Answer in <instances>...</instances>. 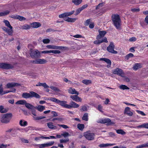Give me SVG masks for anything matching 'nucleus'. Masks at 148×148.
<instances>
[{
    "mask_svg": "<svg viewBox=\"0 0 148 148\" xmlns=\"http://www.w3.org/2000/svg\"><path fill=\"white\" fill-rule=\"evenodd\" d=\"M47 124L48 127L50 129H55L56 128V126L53 125L52 123H49Z\"/></svg>",
    "mask_w": 148,
    "mask_h": 148,
    "instance_id": "nucleus-40",
    "label": "nucleus"
},
{
    "mask_svg": "<svg viewBox=\"0 0 148 148\" xmlns=\"http://www.w3.org/2000/svg\"><path fill=\"white\" fill-rule=\"evenodd\" d=\"M114 144H109V143H106L105 144H101L99 145V147H107L108 146H112L114 145Z\"/></svg>",
    "mask_w": 148,
    "mask_h": 148,
    "instance_id": "nucleus-30",
    "label": "nucleus"
},
{
    "mask_svg": "<svg viewBox=\"0 0 148 148\" xmlns=\"http://www.w3.org/2000/svg\"><path fill=\"white\" fill-rule=\"evenodd\" d=\"M99 34L96 37V39L97 40L103 38L106 34V31H99Z\"/></svg>",
    "mask_w": 148,
    "mask_h": 148,
    "instance_id": "nucleus-17",
    "label": "nucleus"
},
{
    "mask_svg": "<svg viewBox=\"0 0 148 148\" xmlns=\"http://www.w3.org/2000/svg\"><path fill=\"white\" fill-rule=\"evenodd\" d=\"M115 45L113 42H111L109 45L107 47V49L109 52L114 54L117 53V51L114 50Z\"/></svg>",
    "mask_w": 148,
    "mask_h": 148,
    "instance_id": "nucleus-8",
    "label": "nucleus"
},
{
    "mask_svg": "<svg viewBox=\"0 0 148 148\" xmlns=\"http://www.w3.org/2000/svg\"><path fill=\"white\" fill-rule=\"evenodd\" d=\"M82 0H72V2L76 5H78L82 2Z\"/></svg>",
    "mask_w": 148,
    "mask_h": 148,
    "instance_id": "nucleus-29",
    "label": "nucleus"
},
{
    "mask_svg": "<svg viewBox=\"0 0 148 148\" xmlns=\"http://www.w3.org/2000/svg\"><path fill=\"white\" fill-rule=\"evenodd\" d=\"M81 111H85L87 110V108L86 106L84 105L82 106L80 110Z\"/></svg>",
    "mask_w": 148,
    "mask_h": 148,
    "instance_id": "nucleus-52",
    "label": "nucleus"
},
{
    "mask_svg": "<svg viewBox=\"0 0 148 148\" xmlns=\"http://www.w3.org/2000/svg\"><path fill=\"white\" fill-rule=\"evenodd\" d=\"M4 22L6 26L9 29H8L5 27H2V29L5 32H6L9 35L12 36L13 33V27L10 25L9 21L7 20H4Z\"/></svg>",
    "mask_w": 148,
    "mask_h": 148,
    "instance_id": "nucleus-2",
    "label": "nucleus"
},
{
    "mask_svg": "<svg viewBox=\"0 0 148 148\" xmlns=\"http://www.w3.org/2000/svg\"><path fill=\"white\" fill-rule=\"evenodd\" d=\"M77 18H72L68 17L66 18H64V20L68 22H74L76 20Z\"/></svg>",
    "mask_w": 148,
    "mask_h": 148,
    "instance_id": "nucleus-27",
    "label": "nucleus"
},
{
    "mask_svg": "<svg viewBox=\"0 0 148 148\" xmlns=\"http://www.w3.org/2000/svg\"><path fill=\"white\" fill-rule=\"evenodd\" d=\"M69 139L68 138H67L65 139H60V143H66L67 142H69Z\"/></svg>",
    "mask_w": 148,
    "mask_h": 148,
    "instance_id": "nucleus-48",
    "label": "nucleus"
},
{
    "mask_svg": "<svg viewBox=\"0 0 148 148\" xmlns=\"http://www.w3.org/2000/svg\"><path fill=\"white\" fill-rule=\"evenodd\" d=\"M54 142L53 141L49 142L48 143L42 144L38 145V147L39 148H43L46 147H48L53 145Z\"/></svg>",
    "mask_w": 148,
    "mask_h": 148,
    "instance_id": "nucleus-13",
    "label": "nucleus"
},
{
    "mask_svg": "<svg viewBox=\"0 0 148 148\" xmlns=\"http://www.w3.org/2000/svg\"><path fill=\"white\" fill-rule=\"evenodd\" d=\"M77 127L80 130L82 131L84 128V124L78 123L77 125Z\"/></svg>",
    "mask_w": 148,
    "mask_h": 148,
    "instance_id": "nucleus-37",
    "label": "nucleus"
},
{
    "mask_svg": "<svg viewBox=\"0 0 148 148\" xmlns=\"http://www.w3.org/2000/svg\"><path fill=\"white\" fill-rule=\"evenodd\" d=\"M8 111V110L4 108V106H0V112L1 113H5Z\"/></svg>",
    "mask_w": 148,
    "mask_h": 148,
    "instance_id": "nucleus-34",
    "label": "nucleus"
},
{
    "mask_svg": "<svg viewBox=\"0 0 148 148\" xmlns=\"http://www.w3.org/2000/svg\"><path fill=\"white\" fill-rule=\"evenodd\" d=\"M74 12L75 11L73 10L69 12H64V13L59 15V17L60 18H63L66 17L73 14Z\"/></svg>",
    "mask_w": 148,
    "mask_h": 148,
    "instance_id": "nucleus-12",
    "label": "nucleus"
},
{
    "mask_svg": "<svg viewBox=\"0 0 148 148\" xmlns=\"http://www.w3.org/2000/svg\"><path fill=\"white\" fill-rule=\"evenodd\" d=\"M91 21L90 19H89L87 20L84 23V25L86 26H88L90 23Z\"/></svg>",
    "mask_w": 148,
    "mask_h": 148,
    "instance_id": "nucleus-50",
    "label": "nucleus"
},
{
    "mask_svg": "<svg viewBox=\"0 0 148 148\" xmlns=\"http://www.w3.org/2000/svg\"><path fill=\"white\" fill-rule=\"evenodd\" d=\"M42 53H51V50L48 51V50H45L41 52Z\"/></svg>",
    "mask_w": 148,
    "mask_h": 148,
    "instance_id": "nucleus-63",
    "label": "nucleus"
},
{
    "mask_svg": "<svg viewBox=\"0 0 148 148\" xmlns=\"http://www.w3.org/2000/svg\"><path fill=\"white\" fill-rule=\"evenodd\" d=\"M62 136H63L64 138L70 136V135L69 134V133L67 132H64L62 134Z\"/></svg>",
    "mask_w": 148,
    "mask_h": 148,
    "instance_id": "nucleus-54",
    "label": "nucleus"
},
{
    "mask_svg": "<svg viewBox=\"0 0 148 148\" xmlns=\"http://www.w3.org/2000/svg\"><path fill=\"white\" fill-rule=\"evenodd\" d=\"M35 108L40 112H42L45 109V106L41 105H38L35 107Z\"/></svg>",
    "mask_w": 148,
    "mask_h": 148,
    "instance_id": "nucleus-26",
    "label": "nucleus"
},
{
    "mask_svg": "<svg viewBox=\"0 0 148 148\" xmlns=\"http://www.w3.org/2000/svg\"><path fill=\"white\" fill-rule=\"evenodd\" d=\"M82 82L84 84L86 85H89L92 82L90 80L88 79H84L83 80Z\"/></svg>",
    "mask_w": 148,
    "mask_h": 148,
    "instance_id": "nucleus-41",
    "label": "nucleus"
},
{
    "mask_svg": "<svg viewBox=\"0 0 148 148\" xmlns=\"http://www.w3.org/2000/svg\"><path fill=\"white\" fill-rule=\"evenodd\" d=\"M102 106H101V105H99L98 107V110L101 112H103L102 111Z\"/></svg>",
    "mask_w": 148,
    "mask_h": 148,
    "instance_id": "nucleus-64",
    "label": "nucleus"
},
{
    "mask_svg": "<svg viewBox=\"0 0 148 148\" xmlns=\"http://www.w3.org/2000/svg\"><path fill=\"white\" fill-rule=\"evenodd\" d=\"M31 26L27 24H25L21 27V29H29L31 28Z\"/></svg>",
    "mask_w": 148,
    "mask_h": 148,
    "instance_id": "nucleus-36",
    "label": "nucleus"
},
{
    "mask_svg": "<svg viewBox=\"0 0 148 148\" xmlns=\"http://www.w3.org/2000/svg\"><path fill=\"white\" fill-rule=\"evenodd\" d=\"M14 68V66L10 64L0 63V68L5 69H9Z\"/></svg>",
    "mask_w": 148,
    "mask_h": 148,
    "instance_id": "nucleus-9",
    "label": "nucleus"
},
{
    "mask_svg": "<svg viewBox=\"0 0 148 148\" xmlns=\"http://www.w3.org/2000/svg\"><path fill=\"white\" fill-rule=\"evenodd\" d=\"M148 147V143L141 145H138L136 146V148H141Z\"/></svg>",
    "mask_w": 148,
    "mask_h": 148,
    "instance_id": "nucleus-43",
    "label": "nucleus"
},
{
    "mask_svg": "<svg viewBox=\"0 0 148 148\" xmlns=\"http://www.w3.org/2000/svg\"><path fill=\"white\" fill-rule=\"evenodd\" d=\"M142 67V64L140 63H136L134 65L133 68L134 70L136 71L138 69Z\"/></svg>",
    "mask_w": 148,
    "mask_h": 148,
    "instance_id": "nucleus-23",
    "label": "nucleus"
},
{
    "mask_svg": "<svg viewBox=\"0 0 148 148\" xmlns=\"http://www.w3.org/2000/svg\"><path fill=\"white\" fill-rule=\"evenodd\" d=\"M51 53L55 54H59L61 53V51L59 50H51Z\"/></svg>",
    "mask_w": 148,
    "mask_h": 148,
    "instance_id": "nucleus-57",
    "label": "nucleus"
},
{
    "mask_svg": "<svg viewBox=\"0 0 148 148\" xmlns=\"http://www.w3.org/2000/svg\"><path fill=\"white\" fill-rule=\"evenodd\" d=\"M116 133L118 134L124 135L126 134L125 132L122 130H116Z\"/></svg>",
    "mask_w": 148,
    "mask_h": 148,
    "instance_id": "nucleus-46",
    "label": "nucleus"
},
{
    "mask_svg": "<svg viewBox=\"0 0 148 148\" xmlns=\"http://www.w3.org/2000/svg\"><path fill=\"white\" fill-rule=\"evenodd\" d=\"M37 64H43L46 63L47 61L46 60L43 59H37Z\"/></svg>",
    "mask_w": 148,
    "mask_h": 148,
    "instance_id": "nucleus-31",
    "label": "nucleus"
},
{
    "mask_svg": "<svg viewBox=\"0 0 148 148\" xmlns=\"http://www.w3.org/2000/svg\"><path fill=\"white\" fill-rule=\"evenodd\" d=\"M62 119L61 118H55L52 119V121H55L57 120L60 121H62Z\"/></svg>",
    "mask_w": 148,
    "mask_h": 148,
    "instance_id": "nucleus-56",
    "label": "nucleus"
},
{
    "mask_svg": "<svg viewBox=\"0 0 148 148\" xmlns=\"http://www.w3.org/2000/svg\"><path fill=\"white\" fill-rule=\"evenodd\" d=\"M50 88L52 90L56 91L58 92L60 91V90L58 88L56 87L52 86H51Z\"/></svg>",
    "mask_w": 148,
    "mask_h": 148,
    "instance_id": "nucleus-53",
    "label": "nucleus"
},
{
    "mask_svg": "<svg viewBox=\"0 0 148 148\" xmlns=\"http://www.w3.org/2000/svg\"><path fill=\"white\" fill-rule=\"evenodd\" d=\"M50 41V40L49 39H44L42 40L43 42L45 44L49 43Z\"/></svg>",
    "mask_w": 148,
    "mask_h": 148,
    "instance_id": "nucleus-55",
    "label": "nucleus"
},
{
    "mask_svg": "<svg viewBox=\"0 0 148 148\" xmlns=\"http://www.w3.org/2000/svg\"><path fill=\"white\" fill-rule=\"evenodd\" d=\"M103 6V3H99L97 5V6L95 9L97 10L99 9L100 8L102 7Z\"/></svg>",
    "mask_w": 148,
    "mask_h": 148,
    "instance_id": "nucleus-60",
    "label": "nucleus"
},
{
    "mask_svg": "<svg viewBox=\"0 0 148 148\" xmlns=\"http://www.w3.org/2000/svg\"><path fill=\"white\" fill-rule=\"evenodd\" d=\"M23 121L22 120H21L19 122V124L21 126H25L27 125V122L26 121H25L23 124Z\"/></svg>",
    "mask_w": 148,
    "mask_h": 148,
    "instance_id": "nucleus-47",
    "label": "nucleus"
},
{
    "mask_svg": "<svg viewBox=\"0 0 148 148\" xmlns=\"http://www.w3.org/2000/svg\"><path fill=\"white\" fill-rule=\"evenodd\" d=\"M137 127L138 128H144L148 129V123H144L138 126Z\"/></svg>",
    "mask_w": 148,
    "mask_h": 148,
    "instance_id": "nucleus-33",
    "label": "nucleus"
},
{
    "mask_svg": "<svg viewBox=\"0 0 148 148\" xmlns=\"http://www.w3.org/2000/svg\"><path fill=\"white\" fill-rule=\"evenodd\" d=\"M12 116V113H8L3 114L1 116V121L3 123H8L10 122Z\"/></svg>",
    "mask_w": 148,
    "mask_h": 148,
    "instance_id": "nucleus-5",
    "label": "nucleus"
},
{
    "mask_svg": "<svg viewBox=\"0 0 148 148\" xmlns=\"http://www.w3.org/2000/svg\"><path fill=\"white\" fill-rule=\"evenodd\" d=\"M79 106V105L75 102L72 101L70 103V105H69L68 109H71L72 108H77Z\"/></svg>",
    "mask_w": 148,
    "mask_h": 148,
    "instance_id": "nucleus-20",
    "label": "nucleus"
},
{
    "mask_svg": "<svg viewBox=\"0 0 148 148\" xmlns=\"http://www.w3.org/2000/svg\"><path fill=\"white\" fill-rule=\"evenodd\" d=\"M113 73L114 74H116L122 77H124L125 74L123 70L117 68L113 70Z\"/></svg>",
    "mask_w": 148,
    "mask_h": 148,
    "instance_id": "nucleus-10",
    "label": "nucleus"
},
{
    "mask_svg": "<svg viewBox=\"0 0 148 148\" xmlns=\"http://www.w3.org/2000/svg\"><path fill=\"white\" fill-rule=\"evenodd\" d=\"M16 130L15 129L12 128L9 129L8 130H7L6 131V132H10L12 131L13 132H16Z\"/></svg>",
    "mask_w": 148,
    "mask_h": 148,
    "instance_id": "nucleus-59",
    "label": "nucleus"
},
{
    "mask_svg": "<svg viewBox=\"0 0 148 148\" xmlns=\"http://www.w3.org/2000/svg\"><path fill=\"white\" fill-rule=\"evenodd\" d=\"M84 136L87 139L91 140L94 139L95 134L91 133L90 131H88L84 133Z\"/></svg>",
    "mask_w": 148,
    "mask_h": 148,
    "instance_id": "nucleus-6",
    "label": "nucleus"
},
{
    "mask_svg": "<svg viewBox=\"0 0 148 148\" xmlns=\"http://www.w3.org/2000/svg\"><path fill=\"white\" fill-rule=\"evenodd\" d=\"M48 100L55 102L63 107L68 109L69 104H67V101H61L54 97H49Z\"/></svg>",
    "mask_w": 148,
    "mask_h": 148,
    "instance_id": "nucleus-3",
    "label": "nucleus"
},
{
    "mask_svg": "<svg viewBox=\"0 0 148 148\" xmlns=\"http://www.w3.org/2000/svg\"><path fill=\"white\" fill-rule=\"evenodd\" d=\"M111 18L113 24L114 26L117 29H120L121 21L119 15L116 14H112Z\"/></svg>",
    "mask_w": 148,
    "mask_h": 148,
    "instance_id": "nucleus-1",
    "label": "nucleus"
},
{
    "mask_svg": "<svg viewBox=\"0 0 148 148\" xmlns=\"http://www.w3.org/2000/svg\"><path fill=\"white\" fill-rule=\"evenodd\" d=\"M36 108H34L32 110H31L32 114L34 116H33V118L35 120H39L42 119H44L45 118V117L44 116H36V110H35Z\"/></svg>",
    "mask_w": 148,
    "mask_h": 148,
    "instance_id": "nucleus-11",
    "label": "nucleus"
},
{
    "mask_svg": "<svg viewBox=\"0 0 148 148\" xmlns=\"http://www.w3.org/2000/svg\"><path fill=\"white\" fill-rule=\"evenodd\" d=\"M20 84L18 83L15 82L9 83L6 85V87L8 88H12L13 87L20 86Z\"/></svg>",
    "mask_w": 148,
    "mask_h": 148,
    "instance_id": "nucleus-18",
    "label": "nucleus"
},
{
    "mask_svg": "<svg viewBox=\"0 0 148 148\" xmlns=\"http://www.w3.org/2000/svg\"><path fill=\"white\" fill-rule=\"evenodd\" d=\"M10 12L9 11L7 10L5 11L0 12V16H3L8 14Z\"/></svg>",
    "mask_w": 148,
    "mask_h": 148,
    "instance_id": "nucleus-39",
    "label": "nucleus"
},
{
    "mask_svg": "<svg viewBox=\"0 0 148 148\" xmlns=\"http://www.w3.org/2000/svg\"><path fill=\"white\" fill-rule=\"evenodd\" d=\"M130 108L129 107H126L124 111V114H126L130 116H132L133 114V113L130 110Z\"/></svg>",
    "mask_w": 148,
    "mask_h": 148,
    "instance_id": "nucleus-19",
    "label": "nucleus"
},
{
    "mask_svg": "<svg viewBox=\"0 0 148 148\" xmlns=\"http://www.w3.org/2000/svg\"><path fill=\"white\" fill-rule=\"evenodd\" d=\"M134 55L132 53H130L125 56V60H128L130 58L134 57Z\"/></svg>",
    "mask_w": 148,
    "mask_h": 148,
    "instance_id": "nucleus-35",
    "label": "nucleus"
},
{
    "mask_svg": "<svg viewBox=\"0 0 148 148\" xmlns=\"http://www.w3.org/2000/svg\"><path fill=\"white\" fill-rule=\"evenodd\" d=\"M65 48V47L62 46H59L55 45H53L52 49H62Z\"/></svg>",
    "mask_w": 148,
    "mask_h": 148,
    "instance_id": "nucleus-42",
    "label": "nucleus"
},
{
    "mask_svg": "<svg viewBox=\"0 0 148 148\" xmlns=\"http://www.w3.org/2000/svg\"><path fill=\"white\" fill-rule=\"evenodd\" d=\"M82 10L80 8L77 9L76 11L75 15L76 16L78 15Z\"/></svg>",
    "mask_w": 148,
    "mask_h": 148,
    "instance_id": "nucleus-49",
    "label": "nucleus"
},
{
    "mask_svg": "<svg viewBox=\"0 0 148 148\" xmlns=\"http://www.w3.org/2000/svg\"><path fill=\"white\" fill-rule=\"evenodd\" d=\"M21 142L24 143H29V141L27 139L24 138H21Z\"/></svg>",
    "mask_w": 148,
    "mask_h": 148,
    "instance_id": "nucleus-51",
    "label": "nucleus"
},
{
    "mask_svg": "<svg viewBox=\"0 0 148 148\" xmlns=\"http://www.w3.org/2000/svg\"><path fill=\"white\" fill-rule=\"evenodd\" d=\"M23 97L27 99L34 97L38 99L40 97V96L38 93L30 91L29 93L24 92L22 94Z\"/></svg>",
    "mask_w": 148,
    "mask_h": 148,
    "instance_id": "nucleus-4",
    "label": "nucleus"
},
{
    "mask_svg": "<svg viewBox=\"0 0 148 148\" xmlns=\"http://www.w3.org/2000/svg\"><path fill=\"white\" fill-rule=\"evenodd\" d=\"M68 92L71 94H75L77 95H79V92L77 91L74 88H70L68 90Z\"/></svg>",
    "mask_w": 148,
    "mask_h": 148,
    "instance_id": "nucleus-22",
    "label": "nucleus"
},
{
    "mask_svg": "<svg viewBox=\"0 0 148 148\" xmlns=\"http://www.w3.org/2000/svg\"><path fill=\"white\" fill-rule=\"evenodd\" d=\"M26 101L25 100H21L17 101L16 103V104L25 105L26 103Z\"/></svg>",
    "mask_w": 148,
    "mask_h": 148,
    "instance_id": "nucleus-38",
    "label": "nucleus"
},
{
    "mask_svg": "<svg viewBox=\"0 0 148 148\" xmlns=\"http://www.w3.org/2000/svg\"><path fill=\"white\" fill-rule=\"evenodd\" d=\"M70 98L73 101L76 102H81L82 101V99L78 96V95H71Z\"/></svg>",
    "mask_w": 148,
    "mask_h": 148,
    "instance_id": "nucleus-16",
    "label": "nucleus"
},
{
    "mask_svg": "<svg viewBox=\"0 0 148 148\" xmlns=\"http://www.w3.org/2000/svg\"><path fill=\"white\" fill-rule=\"evenodd\" d=\"M88 114L87 113H84L82 117V119L83 120L87 121L88 120Z\"/></svg>",
    "mask_w": 148,
    "mask_h": 148,
    "instance_id": "nucleus-44",
    "label": "nucleus"
},
{
    "mask_svg": "<svg viewBox=\"0 0 148 148\" xmlns=\"http://www.w3.org/2000/svg\"><path fill=\"white\" fill-rule=\"evenodd\" d=\"M25 106L27 108L31 110L34 108H35V107H34V106L30 104V103H27V102L25 104Z\"/></svg>",
    "mask_w": 148,
    "mask_h": 148,
    "instance_id": "nucleus-32",
    "label": "nucleus"
},
{
    "mask_svg": "<svg viewBox=\"0 0 148 148\" xmlns=\"http://www.w3.org/2000/svg\"><path fill=\"white\" fill-rule=\"evenodd\" d=\"M100 123H108V124L109 125H110L112 124L111 120L109 119H103L100 121Z\"/></svg>",
    "mask_w": 148,
    "mask_h": 148,
    "instance_id": "nucleus-24",
    "label": "nucleus"
},
{
    "mask_svg": "<svg viewBox=\"0 0 148 148\" xmlns=\"http://www.w3.org/2000/svg\"><path fill=\"white\" fill-rule=\"evenodd\" d=\"M140 10L139 8H133L131 9V11L133 12H137L139 11Z\"/></svg>",
    "mask_w": 148,
    "mask_h": 148,
    "instance_id": "nucleus-62",
    "label": "nucleus"
},
{
    "mask_svg": "<svg viewBox=\"0 0 148 148\" xmlns=\"http://www.w3.org/2000/svg\"><path fill=\"white\" fill-rule=\"evenodd\" d=\"M31 27L34 28H37L39 27L41 25L40 23L38 22H33L31 24Z\"/></svg>",
    "mask_w": 148,
    "mask_h": 148,
    "instance_id": "nucleus-25",
    "label": "nucleus"
},
{
    "mask_svg": "<svg viewBox=\"0 0 148 148\" xmlns=\"http://www.w3.org/2000/svg\"><path fill=\"white\" fill-rule=\"evenodd\" d=\"M58 126L59 127H62L64 128L65 129H67L68 128H69V127L67 126V125H60V124H58Z\"/></svg>",
    "mask_w": 148,
    "mask_h": 148,
    "instance_id": "nucleus-58",
    "label": "nucleus"
},
{
    "mask_svg": "<svg viewBox=\"0 0 148 148\" xmlns=\"http://www.w3.org/2000/svg\"><path fill=\"white\" fill-rule=\"evenodd\" d=\"M10 17L14 19L19 20L20 21L25 20L26 19L25 18L18 15H11L10 16Z\"/></svg>",
    "mask_w": 148,
    "mask_h": 148,
    "instance_id": "nucleus-14",
    "label": "nucleus"
},
{
    "mask_svg": "<svg viewBox=\"0 0 148 148\" xmlns=\"http://www.w3.org/2000/svg\"><path fill=\"white\" fill-rule=\"evenodd\" d=\"M107 43L108 41L107 40V38L106 37H104L102 40H97L94 41L93 43L96 45H99L103 42Z\"/></svg>",
    "mask_w": 148,
    "mask_h": 148,
    "instance_id": "nucleus-15",
    "label": "nucleus"
},
{
    "mask_svg": "<svg viewBox=\"0 0 148 148\" xmlns=\"http://www.w3.org/2000/svg\"><path fill=\"white\" fill-rule=\"evenodd\" d=\"M36 86H42L45 88H49V86H48L45 83H41L40 82L38 83L36 85Z\"/></svg>",
    "mask_w": 148,
    "mask_h": 148,
    "instance_id": "nucleus-28",
    "label": "nucleus"
},
{
    "mask_svg": "<svg viewBox=\"0 0 148 148\" xmlns=\"http://www.w3.org/2000/svg\"><path fill=\"white\" fill-rule=\"evenodd\" d=\"M119 87L120 89L123 90L129 89V88L128 87L125 85H121L119 86Z\"/></svg>",
    "mask_w": 148,
    "mask_h": 148,
    "instance_id": "nucleus-45",
    "label": "nucleus"
},
{
    "mask_svg": "<svg viewBox=\"0 0 148 148\" xmlns=\"http://www.w3.org/2000/svg\"><path fill=\"white\" fill-rule=\"evenodd\" d=\"M30 55L32 58H37L40 57V53L38 50L31 51Z\"/></svg>",
    "mask_w": 148,
    "mask_h": 148,
    "instance_id": "nucleus-7",
    "label": "nucleus"
},
{
    "mask_svg": "<svg viewBox=\"0 0 148 148\" xmlns=\"http://www.w3.org/2000/svg\"><path fill=\"white\" fill-rule=\"evenodd\" d=\"M100 60L105 61L108 64V65L107 66V67L109 68L110 67L111 62L110 59L108 58H100Z\"/></svg>",
    "mask_w": 148,
    "mask_h": 148,
    "instance_id": "nucleus-21",
    "label": "nucleus"
},
{
    "mask_svg": "<svg viewBox=\"0 0 148 148\" xmlns=\"http://www.w3.org/2000/svg\"><path fill=\"white\" fill-rule=\"evenodd\" d=\"M136 40V38L135 37H132L130 38L129 40L130 42H135Z\"/></svg>",
    "mask_w": 148,
    "mask_h": 148,
    "instance_id": "nucleus-61",
    "label": "nucleus"
}]
</instances>
